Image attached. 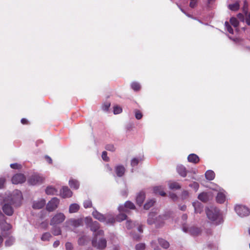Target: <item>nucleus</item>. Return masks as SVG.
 <instances>
[{
    "label": "nucleus",
    "instance_id": "5701e85b",
    "mask_svg": "<svg viewBox=\"0 0 250 250\" xmlns=\"http://www.w3.org/2000/svg\"><path fill=\"white\" fill-rule=\"evenodd\" d=\"M164 187L163 186H155L153 188V192L155 194H159L162 196H165L166 193L164 191Z\"/></svg>",
    "mask_w": 250,
    "mask_h": 250
},
{
    "label": "nucleus",
    "instance_id": "dca6fc26",
    "mask_svg": "<svg viewBox=\"0 0 250 250\" xmlns=\"http://www.w3.org/2000/svg\"><path fill=\"white\" fill-rule=\"evenodd\" d=\"M83 220L82 218L76 219H70L68 220L66 223H68L70 225L77 228L80 226H82L83 225Z\"/></svg>",
    "mask_w": 250,
    "mask_h": 250
},
{
    "label": "nucleus",
    "instance_id": "864d4df0",
    "mask_svg": "<svg viewBox=\"0 0 250 250\" xmlns=\"http://www.w3.org/2000/svg\"><path fill=\"white\" fill-rule=\"evenodd\" d=\"M65 246L66 250H72L73 249L72 243L69 242L66 243Z\"/></svg>",
    "mask_w": 250,
    "mask_h": 250
},
{
    "label": "nucleus",
    "instance_id": "473e14b6",
    "mask_svg": "<svg viewBox=\"0 0 250 250\" xmlns=\"http://www.w3.org/2000/svg\"><path fill=\"white\" fill-rule=\"evenodd\" d=\"M198 199L204 202H206L208 200V196L206 193H201L198 195Z\"/></svg>",
    "mask_w": 250,
    "mask_h": 250
},
{
    "label": "nucleus",
    "instance_id": "20e7f679",
    "mask_svg": "<svg viewBox=\"0 0 250 250\" xmlns=\"http://www.w3.org/2000/svg\"><path fill=\"white\" fill-rule=\"evenodd\" d=\"M84 221L86 226L94 232V237L104 235V231L100 229V224L97 221H93L90 217H85Z\"/></svg>",
    "mask_w": 250,
    "mask_h": 250
},
{
    "label": "nucleus",
    "instance_id": "79ce46f5",
    "mask_svg": "<svg viewBox=\"0 0 250 250\" xmlns=\"http://www.w3.org/2000/svg\"><path fill=\"white\" fill-rule=\"evenodd\" d=\"M105 148L107 150L110 151H114L116 149L114 145L111 143L106 145Z\"/></svg>",
    "mask_w": 250,
    "mask_h": 250
},
{
    "label": "nucleus",
    "instance_id": "338daca9",
    "mask_svg": "<svg viewBox=\"0 0 250 250\" xmlns=\"http://www.w3.org/2000/svg\"><path fill=\"white\" fill-rule=\"evenodd\" d=\"M237 18L239 19L240 20H242V21H244V16L242 14L239 13L237 15Z\"/></svg>",
    "mask_w": 250,
    "mask_h": 250
},
{
    "label": "nucleus",
    "instance_id": "4d7b16f0",
    "mask_svg": "<svg viewBox=\"0 0 250 250\" xmlns=\"http://www.w3.org/2000/svg\"><path fill=\"white\" fill-rule=\"evenodd\" d=\"M188 196V192L187 190H184L182 192L181 197L183 199H185Z\"/></svg>",
    "mask_w": 250,
    "mask_h": 250
},
{
    "label": "nucleus",
    "instance_id": "de8ad7c7",
    "mask_svg": "<svg viewBox=\"0 0 250 250\" xmlns=\"http://www.w3.org/2000/svg\"><path fill=\"white\" fill-rule=\"evenodd\" d=\"M135 226V223L132 222L131 221L127 220L126 222L125 227L129 229L132 228Z\"/></svg>",
    "mask_w": 250,
    "mask_h": 250
},
{
    "label": "nucleus",
    "instance_id": "8fccbe9b",
    "mask_svg": "<svg viewBox=\"0 0 250 250\" xmlns=\"http://www.w3.org/2000/svg\"><path fill=\"white\" fill-rule=\"evenodd\" d=\"M146 246L144 243H139L136 245V250H144Z\"/></svg>",
    "mask_w": 250,
    "mask_h": 250
},
{
    "label": "nucleus",
    "instance_id": "2eb2a0df",
    "mask_svg": "<svg viewBox=\"0 0 250 250\" xmlns=\"http://www.w3.org/2000/svg\"><path fill=\"white\" fill-rule=\"evenodd\" d=\"M135 208V206L132 202L127 201L124 205H120L118 207V210L120 212H126L127 209H134Z\"/></svg>",
    "mask_w": 250,
    "mask_h": 250
},
{
    "label": "nucleus",
    "instance_id": "4468645a",
    "mask_svg": "<svg viewBox=\"0 0 250 250\" xmlns=\"http://www.w3.org/2000/svg\"><path fill=\"white\" fill-rule=\"evenodd\" d=\"M26 180V178L23 174L18 173L14 175L11 179L12 182L14 184H19L24 183Z\"/></svg>",
    "mask_w": 250,
    "mask_h": 250
},
{
    "label": "nucleus",
    "instance_id": "f03ea898",
    "mask_svg": "<svg viewBox=\"0 0 250 250\" xmlns=\"http://www.w3.org/2000/svg\"><path fill=\"white\" fill-rule=\"evenodd\" d=\"M208 219L212 224L218 226L224 222V216L221 210L216 207H210L206 210Z\"/></svg>",
    "mask_w": 250,
    "mask_h": 250
},
{
    "label": "nucleus",
    "instance_id": "6e6552de",
    "mask_svg": "<svg viewBox=\"0 0 250 250\" xmlns=\"http://www.w3.org/2000/svg\"><path fill=\"white\" fill-rule=\"evenodd\" d=\"M43 180V177L40 174L34 173L28 178L27 181L30 185L34 186L41 184Z\"/></svg>",
    "mask_w": 250,
    "mask_h": 250
},
{
    "label": "nucleus",
    "instance_id": "4be33fe9",
    "mask_svg": "<svg viewBox=\"0 0 250 250\" xmlns=\"http://www.w3.org/2000/svg\"><path fill=\"white\" fill-rule=\"evenodd\" d=\"M145 199V193L143 191L140 192L136 196V200L137 205L141 206Z\"/></svg>",
    "mask_w": 250,
    "mask_h": 250
},
{
    "label": "nucleus",
    "instance_id": "7ed1b4c3",
    "mask_svg": "<svg viewBox=\"0 0 250 250\" xmlns=\"http://www.w3.org/2000/svg\"><path fill=\"white\" fill-rule=\"evenodd\" d=\"M92 215L95 219L101 222L104 223L106 225H112L116 221L115 216L112 213L109 212L103 214L98 211L95 208L92 213Z\"/></svg>",
    "mask_w": 250,
    "mask_h": 250
},
{
    "label": "nucleus",
    "instance_id": "ddd939ff",
    "mask_svg": "<svg viewBox=\"0 0 250 250\" xmlns=\"http://www.w3.org/2000/svg\"><path fill=\"white\" fill-rule=\"evenodd\" d=\"M214 190L218 192L216 196V201L218 203L222 204L226 200V191L220 187H217Z\"/></svg>",
    "mask_w": 250,
    "mask_h": 250
},
{
    "label": "nucleus",
    "instance_id": "4c0bfd02",
    "mask_svg": "<svg viewBox=\"0 0 250 250\" xmlns=\"http://www.w3.org/2000/svg\"><path fill=\"white\" fill-rule=\"evenodd\" d=\"M229 8L232 11H237L239 8V4L238 2H236L233 4H229Z\"/></svg>",
    "mask_w": 250,
    "mask_h": 250
},
{
    "label": "nucleus",
    "instance_id": "37998d69",
    "mask_svg": "<svg viewBox=\"0 0 250 250\" xmlns=\"http://www.w3.org/2000/svg\"><path fill=\"white\" fill-rule=\"evenodd\" d=\"M189 187L193 188L195 191H197L199 188V185L198 183L194 182L189 185Z\"/></svg>",
    "mask_w": 250,
    "mask_h": 250
},
{
    "label": "nucleus",
    "instance_id": "c85d7f7f",
    "mask_svg": "<svg viewBox=\"0 0 250 250\" xmlns=\"http://www.w3.org/2000/svg\"><path fill=\"white\" fill-rule=\"evenodd\" d=\"M158 241L159 244L162 248L164 249H167L169 248V244L167 240L162 238H159Z\"/></svg>",
    "mask_w": 250,
    "mask_h": 250
},
{
    "label": "nucleus",
    "instance_id": "cd10ccee",
    "mask_svg": "<svg viewBox=\"0 0 250 250\" xmlns=\"http://www.w3.org/2000/svg\"><path fill=\"white\" fill-rule=\"evenodd\" d=\"M205 177L208 180H212L215 177V173L211 170H208L205 173Z\"/></svg>",
    "mask_w": 250,
    "mask_h": 250
},
{
    "label": "nucleus",
    "instance_id": "09e8293b",
    "mask_svg": "<svg viewBox=\"0 0 250 250\" xmlns=\"http://www.w3.org/2000/svg\"><path fill=\"white\" fill-rule=\"evenodd\" d=\"M11 168L15 169H19L21 168V165L18 163H14L10 164Z\"/></svg>",
    "mask_w": 250,
    "mask_h": 250
},
{
    "label": "nucleus",
    "instance_id": "a18cd8bd",
    "mask_svg": "<svg viewBox=\"0 0 250 250\" xmlns=\"http://www.w3.org/2000/svg\"><path fill=\"white\" fill-rule=\"evenodd\" d=\"M83 204L85 208H91L92 207V202L90 200H86L84 201Z\"/></svg>",
    "mask_w": 250,
    "mask_h": 250
},
{
    "label": "nucleus",
    "instance_id": "72a5a7b5",
    "mask_svg": "<svg viewBox=\"0 0 250 250\" xmlns=\"http://www.w3.org/2000/svg\"><path fill=\"white\" fill-rule=\"evenodd\" d=\"M51 237L52 235L49 232H45L42 234L41 237V240L43 241H48Z\"/></svg>",
    "mask_w": 250,
    "mask_h": 250
},
{
    "label": "nucleus",
    "instance_id": "6e6d98bb",
    "mask_svg": "<svg viewBox=\"0 0 250 250\" xmlns=\"http://www.w3.org/2000/svg\"><path fill=\"white\" fill-rule=\"evenodd\" d=\"M245 15H246V21L249 25H250V12H246L245 14Z\"/></svg>",
    "mask_w": 250,
    "mask_h": 250
},
{
    "label": "nucleus",
    "instance_id": "69168bd1",
    "mask_svg": "<svg viewBox=\"0 0 250 250\" xmlns=\"http://www.w3.org/2000/svg\"><path fill=\"white\" fill-rule=\"evenodd\" d=\"M187 207L186 205H179V208L180 210L185 211Z\"/></svg>",
    "mask_w": 250,
    "mask_h": 250
},
{
    "label": "nucleus",
    "instance_id": "412c9836",
    "mask_svg": "<svg viewBox=\"0 0 250 250\" xmlns=\"http://www.w3.org/2000/svg\"><path fill=\"white\" fill-rule=\"evenodd\" d=\"M196 213H201L203 211V205L202 203L197 201L192 203Z\"/></svg>",
    "mask_w": 250,
    "mask_h": 250
},
{
    "label": "nucleus",
    "instance_id": "6ab92c4d",
    "mask_svg": "<svg viewBox=\"0 0 250 250\" xmlns=\"http://www.w3.org/2000/svg\"><path fill=\"white\" fill-rule=\"evenodd\" d=\"M176 170L178 174L183 177L187 176L188 171L186 167L181 164H179L177 166Z\"/></svg>",
    "mask_w": 250,
    "mask_h": 250
},
{
    "label": "nucleus",
    "instance_id": "ea45409f",
    "mask_svg": "<svg viewBox=\"0 0 250 250\" xmlns=\"http://www.w3.org/2000/svg\"><path fill=\"white\" fill-rule=\"evenodd\" d=\"M131 88L135 91H138L141 88L140 84L137 82L132 83L131 84Z\"/></svg>",
    "mask_w": 250,
    "mask_h": 250
},
{
    "label": "nucleus",
    "instance_id": "c9c22d12",
    "mask_svg": "<svg viewBox=\"0 0 250 250\" xmlns=\"http://www.w3.org/2000/svg\"><path fill=\"white\" fill-rule=\"evenodd\" d=\"M15 241V239L12 236L9 237L5 242V245L6 247L12 246Z\"/></svg>",
    "mask_w": 250,
    "mask_h": 250
},
{
    "label": "nucleus",
    "instance_id": "1a4fd4ad",
    "mask_svg": "<svg viewBox=\"0 0 250 250\" xmlns=\"http://www.w3.org/2000/svg\"><path fill=\"white\" fill-rule=\"evenodd\" d=\"M235 210L236 213L241 217L247 216L250 214V210L249 208L244 206H236L235 207Z\"/></svg>",
    "mask_w": 250,
    "mask_h": 250
},
{
    "label": "nucleus",
    "instance_id": "bb28decb",
    "mask_svg": "<svg viewBox=\"0 0 250 250\" xmlns=\"http://www.w3.org/2000/svg\"><path fill=\"white\" fill-rule=\"evenodd\" d=\"M45 192L47 195H55L57 194V190L53 187H47L45 189Z\"/></svg>",
    "mask_w": 250,
    "mask_h": 250
},
{
    "label": "nucleus",
    "instance_id": "b1692460",
    "mask_svg": "<svg viewBox=\"0 0 250 250\" xmlns=\"http://www.w3.org/2000/svg\"><path fill=\"white\" fill-rule=\"evenodd\" d=\"M188 160L190 163L196 164L199 162L200 159L196 154L192 153L188 156Z\"/></svg>",
    "mask_w": 250,
    "mask_h": 250
},
{
    "label": "nucleus",
    "instance_id": "a878e982",
    "mask_svg": "<svg viewBox=\"0 0 250 250\" xmlns=\"http://www.w3.org/2000/svg\"><path fill=\"white\" fill-rule=\"evenodd\" d=\"M80 208V206L78 204L74 203L70 205L69 208V212L70 213L77 212Z\"/></svg>",
    "mask_w": 250,
    "mask_h": 250
},
{
    "label": "nucleus",
    "instance_id": "423d86ee",
    "mask_svg": "<svg viewBox=\"0 0 250 250\" xmlns=\"http://www.w3.org/2000/svg\"><path fill=\"white\" fill-rule=\"evenodd\" d=\"M5 219L6 217L5 215L0 210V228L4 237L6 236L4 231H8L6 232L5 234L8 235L10 234L9 230L11 228V225L6 222Z\"/></svg>",
    "mask_w": 250,
    "mask_h": 250
},
{
    "label": "nucleus",
    "instance_id": "0eeeda50",
    "mask_svg": "<svg viewBox=\"0 0 250 250\" xmlns=\"http://www.w3.org/2000/svg\"><path fill=\"white\" fill-rule=\"evenodd\" d=\"M65 216L63 213H57L51 219L50 225L51 226H56L59 225L65 220Z\"/></svg>",
    "mask_w": 250,
    "mask_h": 250
},
{
    "label": "nucleus",
    "instance_id": "0e129e2a",
    "mask_svg": "<svg viewBox=\"0 0 250 250\" xmlns=\"http://www.w3.org/2000/svg\"><path fill=\"white\" fill-rule=\"evenodd\" d=\"M132 237H133V239L136 240H139L140 239V236L139 235H137V234H135V235L132 234Z\"/></svg>",
    "mask_w": 250,
    "mask_h": 250
},
{
    "label": "nucleus",
    "instance_id": "e433bc0d",
    "mask_svg": "<svg viewBox=\"0 0 250 250\" xmlns=\"http://www.w3.org/2000/svg\"><path fill=\"white\" fill-rule=\"evenodd\" d=\"M155 202V200L153 199L149 200L144 205V208L145 209H148L150 207H151L153 205Z\"/></svg>",
    "mask_w": 250,
    "mask_h": 250
},
{
    "label": "nucleus",
    "instance_id": "f3484780",
    "mask_svg": "<svg viewBox=\"0 0 250 250\" xmlns=\"http://www.w3.org/2000/svg\"><path fill=\"white\" fill-rule=\"evenodd\" d=\"M115 172L117 177H122L125 172V168L123 165H119L115 167Z\"/></svg>",
    "mask_w": 250,
    "mask_h": 250
},
{
    "label": "nucleus",
    "instance_id": "603ef678",
    "mask_svg": "<svg viewBox=\"0 0 250 250\" xmlns=\"http://www.w3.org/2000/svg\"><path fill=\"white\" fill-rule=\"evenodd\" d=\"M135 118L137 120H140L142 118L143 115L141 112L138 110H135Z\"/></svg>",
    "mask_w": 250,
    "mask_h": 250
},
{
    "label": "nucleus",
    "instance_id": "e2e57ef3",
    "mask_svg": "<svg viewBox=\"0 0 250 250\" xmlns=\"http://www.w3.org/2000/svg\"><path fill=\"white\" fill-rule=\"evenodd\" d=\"M60 245V241L59 240H56L55 241L53 244V246L54 248H57Z\"/></svg>",
    "mask_w": 250,
    "mask_h": 250
},
{
    "label": "nucleus",
    "instance_id": "f257e3e1",
    "mask_svg": "<svg viewBox=\"0 0 250 250\" xmlns=\"http://www.w3.org/2000/svg\"><path fill=\"white\" fill-rule=\"evenodd\" d=\"M23 199L21 191L15 189L12 192L6 191L0 194V203L3 212L7 216H12L15 208L20 207Z\"/></svg>",
    "mask_w": 250,
    "mask_h": 250
},
{
    "label": "nucleus",
    "instance_id": "c756f323",
    "mask_svg": "<svg viewBox=\"0 0 250 250\" xmlns=\"http://www.w3.org/2000/svg\"><path fill=\"white\" fill-rule=\"evenodd\" d=\"M53 228L51 229L52 233L55 236H58L61 235L62 233V230L60 227L56 226H52Z\"/></svg>",
    "mask_w": 250,
    "mask_h": 250
},
{
    "label": "nucleus",
    "instance_id": "f8f14e48",
    "mask_svg": "<svg viewBox=\"0 0 250 250\" xmlns=\"http://www.w3.org/2000/svg\"><path fill=\"white\" fill-rule=\"evenodd\" d=\"M60 203V200L57 197L53 198L47 204L46 209L48 211H53L56 209Z\"/></svg>",
    "mask_w": 250,
    "mask_h": 250
},
{
    "label": "nucleus",
    "instance_id": "052dcab7",
    "mask_svg": "<svg viewBox=\"0 0 250 250\" xmlns=\"http://www.w3.org/2000/svg\"><path fill=\"white\" fill-rule=\"evenodd\" d=\"M169 196L173 201H176L178 198L177 195L175 193L170 194Z\"/></svg>",
    "mask_w": 250,
    "mask_h": 250
},
{
    "label": "nucleus",
    "instance_id": "49530a36",
    "mask_svg": "<svg viewBox=\"0 0 250 250\" xmlns=\"http://www.w3.org/2000/svg\"><path fill=\"white\" fill-rule=\"evenodd\" d=\"M225 27L228 30V31L230 33L233 34V30L231 26L229 25L228 22L226 21L225 23Z\"/></svg>",
    "mask_w": 250,
    "mask_h": 250
},
{
    "label": "nucleus",
    "instance_id": "774afa93",
    "mask_svg": "<svg viewBox=\"0 0 250 250\" xmlns=\"http://www.w3.org/2000/svg\"><path fill=\"white\" fill-rule=\"evenodd\" d=\"M121 193L122 196H126L127 194V191L126 189H124L122 190Z\"/></svg>",
    "mask_w": 250,
    "mask_h": 250
},
{
    "label": "nucleus",
    "instance_id": "f704fd0d",
    "mask_svg": "<svg viewBox=\"0 0 250 250\" xmlns=\"http://www.w3.org/2000/svg\"><path fill=\"white\" fill-rule=\"evenodd\" d=\"M142 158L141 157L138 158H134L131 161V166L132 167H136L138 165L139 163L142 161Z\"/></svg>",
    "mask_w": 250,
    "mask_h": 250
},
{
    "label": "nucleus",
    "instance_id": "bf43d9fd",
    "mask_svg": "<svg viewBox=\"0 0 250 250\" xmlns=\"http://www.w3.org/2000/svg\"><path fill=\"white\" fill-rule=\"evenodd\" d=\"M197 5V1L195 0H191L189 3V6L191 8H194Z\"/></svg>",
    "mask_w": 250,
    "mask_h": 250
},
{
    "label": "nucleus",
    "instance_id": "7c9ffc66",
    "mask_svg": "<svg viewBox=\"0 0 250 250\" xmlns=\"http://www.w3.org/2000/svg\"><path fill=\"white\" fill-rule=\"evenodd\" d=\"M88 240V238L86 236L83 235L79 238L78 243L79 245L83 246L86 244Z\"/></svg>",
    "mask_w": 250,
    "mask_h": 250
},
{
    "label": "nucleus",
    "instance_id": "c03bdc74",
    "mask_svg": "<svg viewBox=\"0 0 250 250\" xmlns=\"http://www.w3.org/2000/svg\"><path fill=\"white\" fill-rule=\"evenodd\" d=\"M122 112V108L121 107L116 105L114 107L113 112L114 114H120Z\"/></svg>",
    "mask_w": 250,
    "mask_h": 250
},
{
    "label": "nucleus",
    "instance_id": "5fc2aeb1",
    "mask_svg": "<svg viewBox=\"0 0 250 250\" xmlns=\"http://www.w3.org/2000/svg\"><path fill=\"white\" fill-rule=\"evenodd\" d=\"M102 159L104 161L107 162L109 161V158L107 156V152L106 151H103L102 155Z\"/></svg>",
    "mask_w": 250,
    "mask_h": 250
},
{
    "label": "nucleus",
    "instance_id": "680f3d73",
    "mask_svg": "<svg viewBox=\"0 0 250 250\" xmlns=\"http://www.w3.org/2000/svg\"><path fill=\"white\" fill-rule=\"evenodd\" d=\"M45 159L46 161L49 163V164H52V159L48 156L46 155L45 156Z\"/></svg>",
    "mask_w": 250,
    "mask_h": 250
},
{
    "label": "nucleus",
    "instance_id": "58836bf2",
    "mask_svg": "<svg viewBox=\"0 0 250 250\" xmlns=\"http://www.w3.org/2000/svg\"><path fill=\"white\" fill-rule=\"evenodd\" d=\"M127 216L124 213L119 214L116 217V220L118 222L124 221L126 219Z\"/></svg>",
    "mask_w": 250,
    "mask_h": 250
},
{
    "label": "nucleus",
    "instance_id": "393cba45",
    "mask_svg": "<svg viewBox=\"0 0 250 250\" xmlns=\"http://www.w3.org/2000/svg\"><path fill=\"white\" fill-rule=\"evenodd\" d=\"M69 185L71 188H74L75 189H78L80 186V183L79 181L77 180L73 179H71L69 180Z\"/></svg>",
    "mask_w": 250,
    "mask_h": 250
},
{
    "label": "nucleus",
    "instance_id": "13d9d810",
    "mask_svg": "<svg viewBox=\"0 0 250 250\" xmlns=\"http://www.w3.org/2000/svg\"><path fill=\"white\" fill-rule=\"evenodd\" d=\"M110 104L109 103H105L102 106V108L104 111H107L110 107Z\"/></svg>",
    "mask_w": 250,
    "mask_h": 250
},
{
    "label": "nucleus",
    "instance_id": "a211bd4d",
    "mask_svg": "<svg viewBox=\"0 0 250 250\" xmlns=\"http://www.w3.org/2000/svg\"><path fill=\"white\" fill-rule=\"evenodd\" d=\"M60 194L62 198H68L72 196V192L67 187H64L61 190Z\"/></svg>",
    "mask_w": 250,
    "mask_h": 250
},
{
    "label": "nucleus",
    "instance_id": "9d476101",
    "mask_svg": "<svg viewBox=\"0 0 250 250\" xmlns=\"http://www.w3.org/2000/svg\"><path fill=\"white\" fill-rule=\"evenodd\" d=\"M182 230L184 232L188 233L193 236H197L201 233V230L199 228L195 227H188L185 225H183Z\"/></svg>",
    "mask_w": 250,
    "mask_h": 250
},
{
    "label": "nucleus",
    "instance_id": "9b49d317",
    "mask_svg": "<svg viewBox=\"0 0 250 250\" xmlns=\"http://www.w3.org/2000/svg\"><path fill=\"white\" fill-rule=\"evenodd\" d=\"M97 236L94 237L92 240V246L98 249L103 250L106 246V240L104 238H101L97 242Z\"/></svg>",
    "mask_w": 250,
    "mask_h": 250
},
{
    "label": "nucleus",
    "instance_id": "a19ab883",
    "mask_svg": "<svg viewBox=\"0 0 250 250\" xmlns=\"http://www.w3.org/2000/svg\"><path fill=\"white\" fill-rule=\"evenodd\" d=\"M230 22L232 25L234 27H236L238 26L239 22L236 18L232 17L230 19Z\"/></svg>",
    "mask_w": 250,
    "mask_h": 250
},
{
    "label": "nucleus",
    "instance_id": "39448f33",
    "mask_svg": "<svg viewBox=\"0 0 250 250\" xmlns=\"http://www.w3.org/2000/svg\"><path fill=\"white\" fill-rule=\"evenodd\" d=\"M166 216L159 215L154 212H151L149 213L147 223L148 225L155 224L157 228L161 227L164 224V221L166 219Z\"/></svg>",
    "mask_w": 250,
    "mask_h": 250
},
{
    "label": "nucleus",
    "instance_id": "3c124183",
    "mask_svg": "<svg viewBox=\"0 0 250 250\" xmlns=\"http://www.w3.org/2000/svg\"><path fill=\"white\" fill-rule=\"evenodd\" d=\"M6 180L4 177H0V189L4 188Z\"/></svg>",
    "mask_w": 250,
    "mask_h": 250
},
{
    "label": "nucleus",
    "instance_id": "aec40b11",
    "mask_svg": "<svg viewBox=\"0 0 250 250\" xmlns=\"http://www.w3.org/2000/svg\"><path fill=\"white\" fill-rule=\"evenodd\" d=\"M46 202L44 199H42L33 202L32 207L34 209L42 208L45 205Z\"/></svg>",
    "mask_w": 250,
    "mask_h": 250
},
{
    "label": "nucleus",
    "instance_id": "2f4dec72",
    "mask_svg": "<svg viewBox=\"0 0 250 250\" xmlns=\"http://www.w3.org/2000/svg\"><path fill=\"white\" fill-rule=\"evenodd\" d=\"M168 186L171 189H178L181 188L179 184L176 182H170L168 183Z\"/></svg>",
    "mask_w": 250,
    "mask_h": 250
}]
</instances>
